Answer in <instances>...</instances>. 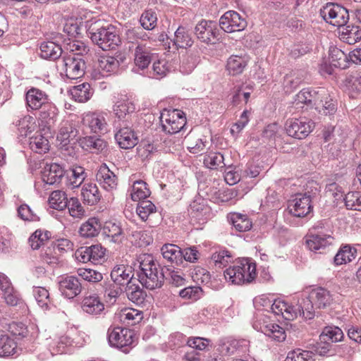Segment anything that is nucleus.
<instances>
[{"mask_svg":"<svg viewBox=\"0 0 361 361\" xmlns=\"http://www.w3.org/2000/svg\"><path fill=\"white\" fill-rule=\"evenodd\" d=\"M136 212L142 221L151 220V217L157 214V207L149 200H143L138 203Z\"/></svg>","mask_w":361,"mask_h":361,"instance_id":"nucleus-47","label":"nucleus"},{"mask_svg":"<svg viewBox=\"0 0 361 361\" xmlns=\"http://www.w3.org/2000/svg\"><path fill=\"white\" fill-rule=\"evenodd\" d=\"M233 257L231 252L220 249L212 253L210 264H213L216 269H222L233 262Z\"/></svg>","mask_w":361,"mask_h":361,"instance_id":"nucleus-34","label":"nucleus"},{"mask_svg":"<svg viewBox=\"0 0 361 361\" xmlns=\"http://www.w3.org/2000/svg\"><path fill=\"white\" fill-rule=\"evenodd\" d=\"M134 104L125 97L119 99L114 105V111L118 118H123L126 114L135 111Z\"/></svg>","mask_w":361,"mask_h":361,"instance_id":"nucleus-52","label":"nucleus"},{"mask_svg":"<svg viewBox=\"0 0 361 361\" xmlns=\"http://www.w3.org/2000/svg\"><path fill=\"white\" fill-rule=\"evenodd\" d=\"M17 344L8 334L0 331V357L13 355L16 350Z\"/></svg>","mask_w":361,"mask_h":361,"instance_id":"nucleus-29","label":"nucleus"},{"mask_svg":"<svg viewBox=\"0 0 361 361\" xmlns=\"http://www.w3.org/2000/svg\"><path fill=\"white\" fill-rule=\"evenodd\" d=\"M81 308L89 314L97 315L104 312V305L96 293H90L83 297Z\"/></svg>","mask_w":361,"mask_h":361,"instance_id":"nucleus-19","label":"nucleus"},{"mask_svg":"<svg viewBox=\"0 0 361 361\" xmlns=\"http://www.w3.org/2000/svg\"><path fill=\"white\" fill-rule=\"evenodd\" d=\"M259 331L277 341H283L286 338L285 331L276 324H263L259 327Z\"/></svg>","mask_w":361,"mask_h":361,"instance_id":"nucleus-41","label":"nucleus"},{"mask_svg":"<svg viewBox=\"0 0 361 361\" xmlns=\"http://www.w3.org/2000/svg\"><path fill=\"white\" fill-rule=\"evenodd\" d=\"M83 202L89 205L96 204L101 198V195L96 184L85 183L81 190Z\"/></svg>","mask_w":361,"mask_h":361,"instance_id":"nucleus-27","label":"nucleus"},{"mask_svg":"<svg viewBox=\"0 0 361 361\" xmlns=\"http://www.w3.org/2000/svg\"><path fill=\"white\" fill-rule=\"evenodd\" d=\"M224 155L218 152H207L203 158L204 165L210 169H217L224 168L226 166L224 163Z\"/></svg>","mask_w":361,"mask_h":361,"instance_id":"nucleus-42","label":"nucleus"},{"mask_svg":"<svg viewBox=\"0 0 361 361\" xmlns=\"http://www.w3.org/2000/svg\"><path fill=\"white\" fill-rule=\"evenodd\" d=\"M224 355H231L235 353H246L249 351V341L245 339L229 340L223 343L219 348Z\"/></svg>","mask_w":361,"mask_h":361,"instance_id":"nucleus-21","label":"nucleus"},{"mask_svg":"<svg viewBox=\"0 0 361 361\" xmlns=\"http://www.w3.org/2000/svg\"><path fill=\"white\" fill-rule=\"evenodd\" d=\"M115 139L119 147L126 149L134 147L138 142L134 130L128 126L121 127L115 133Z\"/></svg>","mask_w":361,"mask_h":361,"instance_id":"nucleus-16","label":"nucleus"},{"mask_svg":"<svg viewBox=\"0 0 361 361\" xmlns=\"http://www.w3.org/2000/svg\"><path fill=\"white\" fill-rule=\"evenodd\" d=\"M174 44L179 48H186L192 45L193 41L190 34L183 27H179L174 34Z\"/></svg>","mask_w":361,"mask_h":361,"instance_id":"nucleus-49","label":"nucleus"},{"mask_svg":"<svg viewBox=\"0 0 361 361\" xmlns=\"http://www.w3.org/2000/svg\"><path fill=\"white\" fill-rule=\"evenodd\" d=\"M77 273L83 280L90 283H97L103 279V275L101 272L92 269L80 268Z\"/></svg>","mask_w":361,"mask_h":361,"instance_id":"nucleus-61","label":"nucleus"},{"mask_svg":"<svg viewBox=\"0 0 361 361\" xmlns=\"http://www.w3.org/2000/svg\"><path fill=\"white\" fill-rule=\"evenodd\" d=\"M157 17L152 10L145 11L141 16L140 22L142 27L147 30L154 29L157 25Z\"/></svg>","mask_w":361,"mask_h":361,"instance_id":"nucleus-64","label":"nucleus"},{"mask_svg":"<svg viewBox=\"0 0 361 361\" xmlns=\"http://www.w3.org/2000/svg\"><path fill=\"white\" fill-rule=\"evenodd\" d=\"M61 67L68 78L75 80L84 75L86 65L82 57L68 55L63 57Z\"/></svg>","mask_w":361,"mask_h":361,"instance_id":"nucleus-8","label":"nucleus"},{"mask_svg":"<svg viewBox=\"0 0 361 361\" xmlns=\"http://www.w3.org/2000/svg\"><path fill=\"white\" fill-rule=\"evenodd\" d=\"M163 257L171 263L178 264L182 262V250L174 244H164L161 248Z\"/></svg>","mask_w":361,"mask_h":361,"instance_id":"nucleus-30","label":"nucleus"},{"mask_svg":"<svg viewBox=\"0 0 361 361\" xmlns=\"http://www.w3.org/2000/svg\"><path fill=\"white\" fill-rule=\"evenodd\" d=\"M300 310L299 316L302 317L305 319H312L315 316L314 303L310 298V295L306 298H303L302 301L298 304Z\"/></svg>","mask_w":361,"mask_h":361,"instance_id":"nucleus-50","label":"nucleus"},{"mask_svg":"<svg viewBox=\"0 0 361 361\" xmlns=\"http://www.w3.org/2000/svg\"><path fill=\"white\" fill-rule=\"evenodd\" d=\"M154 54L150 47L143 42H137L133 51L134 63L136 68L145 70L152 62Z\"/></svg>","mask_w":361,"mask_h":361,"instance_id":"nucleus-13","label":"nucleus"},{"mask_svg":"<svg viewBox=\"0 0 361 361\" xmlns=\"http://www.w3.org/2000/svg\"><path fill=\"white\" fill-rule=\"evenodd\" d=\"M121 319L128 324L133 325L142 319V312L135 309H123L120 313Z\"/></svg>","mask_w":361,"mask_h":361,"instance_id":"nucleus-59","label":"nucleus"},{"mask_svg":"<svg viewBox=\"0 0 361 361\" xmlns=\"http://www.w3.org/2000/svg\"><path fill=\"white\" fill-rule=\"evenodd\" d=\"M315 195L316 192H313L312 190V192L297 194L295 198L289 202V212L296 217H304L307 215L312 209L311 202Z\"/></svg>","mask_w":361,"mask_h":361,"instance_id":"nucleus-6","label":"nucleus"},{"mask_svg":"<svg viewBox=\"0 0 361 361\" xmlns=\"http://www.w3.org/2000/svg\"><path fill=\"white\" fill-rule=\"evenodd\" d=\"M286 361H314V353L298 348L288 353Z\"/></svg>","mask_w":361,"mask_h":361,"instance_id":"nucleus-58","label":"nucleus"},{"mask_svg":"<svg viewBox=\"0 0 361 361\" xmlns=\"http://www.w3.org/2000/svg\"><path fill=\"white\" fill-rule=\"evenodd\" d=\"M72 97L79 102H85L90 99L93 91L87 82L74 86L70 90Z\"/></svg>","mask_w":361,"mask_h":361,"instance_id":"nucleus-37","label":"nucleus"},{"mask_svg":"<svg viewBox=\"0 0 361 361\" xmlns=\"http://www.w3.org/2000/svg\"><path fill=\"white\" fill-rule=\"evenodd\" d=\"M219 25L226 32H234L244 30L247 23L237 12L228 11L220 18Z\"/></svg>","mask_w":361,"mask_h":361,"instance_id":"nucleus-12","label":"nucleus"},{"mask_svg":"<svg viewBox=\"0 0 361 361\" xmlns=\"http://www.w3.org/2000/svg\"><path fill=\"white\" fill-rule=\"evenodd\" d=\"M57 115V108L55 105L49 102L42 108L39 114V120L44 126L49 129L54 125Z\"/></svg>","mask_w":361,"mask_h":361,"instance_id":"nucleus-31","label":"nucleus"},{"mask_svg":"<svg viewBox=\"0 0 361 361\" xmlns=\"http://www.w3.org/2000/svg\"><path fill=\"white\" fill-rule=\"evenodd\" d=\"M78 135V130L70 122L66 121L61 126L57 135V140L62 147L68 145Z\"/></svg>","mask_w":361,"mask_h":361,"instance_id":"nucleus-25","label":"nucleus"},{"mask_svg":"<svg viewBox=\"0 0 361 361\" xmlns=\"http://www.w3.org/2000/svg\"><path fill=\"white\" fill-rule=\"evenodd\" d=\"M340 39L349 44L361 39V29L357 25H344L340 28Z\"/></svg>","mask_w":361,"mask_h":361,"instance_id":"nucleus-28","label":"nucleus"},{"mask_svg":"<svg viewBox=\"0 0 361 361\" xmlns=\"http://www.w3.org/2000/svg\"><path fill=\"white\" fill-rule=\"evenodd\" d=\"M125 59L126 58L121 55L101 56L98 59V69L102 71L103 74L116 73Z\"/></svg>","mask_w":361,"mask_h":361,"instance_id":"nucleus-22","label":"nucleus"},{"mask_svg":"<svg viewBox=\"0 0 361 361\" xmlns=\"http://www.w3.org/2000/svg\"><path fill=\"white\" fill-rule=\"evenodd\" d=\"M97 183L107 191H112L116 188L118 178L106 164H102L96 173Z\"/></svg>","mask_w":361,"mask_h":361,"instance_id":"nucleus-14","label":"nucleus"},{"mask_svg":"<svg viewBox=\"0 0 361 361\" xmlns=\"http://www.w3.org/2000/svg\"><path fill=\"white\" fill-rule=\"evenodd\" d=\"M150 194L149 190L147 188V184L143 180H136L132 185L130 193L131 199L133 201H140L145 199Z\"/></svg>","mask_w":361,"mask_h":361,"instance_id":"nucleus-51","label":"nucleus"},{"mask_svg":"<svg viewBox=\"0 0 361 361\" xmlns=\"http://www.w3.org/2000/svg\"><path fill=\"white\" fill-rule=\"evenodd\" d=\"M49 147L48 140L42 135L30 137V147L35 152L45 153L49 150Z\"/></svg>","mask_w":361,"mask_h":361,"instance_id":"nucleus-56","label":"nucleus"},{"mask_svg":"<svg viewBox=\"0 0 361 361\" xmlns=\"http://www.w3.org/2000/svg\"><path fill=\"white\" fill-rule=\"evenodd\" d=\"M104 233L114 243H119L123 238V232L120 226L114 222H106L103 228Z\"/></svg>","mask_w":361,"mask_h":361,"instance_id":"nucleus-53","label":"nucleus"},{"mask_svg":"<svg viewBox=\"0 0 361 361\" xmlns=\"http://www.w3.org/2000/svg\"><path fill=\"white\" fill-rule=\"evenodd\" d=\"M332 240L331 235L311 233L306 239V245L310 250L317 252L330 245Z\"/></svg>","mask_w":361,"mask_h":361,"instance_id":"nucleus-23","label":"nucleus"},{"mask_svg":"<svg viewBox=\"0 0 361 361\" xmlns=\"http://www.w3.org/2000/svg\"><path fill=\"white\" fill-rule=\"evenodd\" d=\"M102 225L99 219L92 217L83 223L80 228V234L85 238L94 237L99 233Z\"/></svg>","mask_w":361,"mask_h":361,"instance_id":"nucleus-36","label":"nucleus"},{"mask_svg":"<svg viewBox=\"0 0 361 361\" xmlns=\"http://www.w3.org/2000/svg\"><path fill=\"white\" fill-rule=\"evenodd\" d=\"M87 177L83 167L74 166L66 173V185L72 189L80 187Z\"/></svg>","mask_w":361,"mask_h":361,"instance_id":"nucleus-24","label":"nucleus"},{"mask_svg":"<svg viewBox=\"0 0 361 361\" xmlns=\"http://www.w3.org/2000/svg\"><path fill=\"white\" fill-rule=\"evenodd\" d=\"M231 220L235 229L240 232H245L252 227L251 221L247 216L235 213L231 215Z\"/></svg>","mask_w":361,"mask_h":361,"instance_id":"nucleus-57","label":"nucleus"},{"mask_svg":"<svg viewBox=\"0 0 361 361\" xmlns=\"http://www.w3.org/2000/svg\"><path fill=\"white\" fill-rule=\"evenodd\" d=\"M32 294L38 305L44 310L50 309L52 301L49 290L44 287H34Z\"/></svg>","mask_w":361,"mask_h":361,"instance_id":"nucleus-39","label":"nucleus"},{"mask_svg":"<svg viewBox=\"0 0 361 361\" xmlns=\"http://www.w3.org/2000/svg\"><path fill=\"white\" fill-rule=\"evenodd\" d=\"M82 126L85 134H104L107 131V123L104 116L97 113L85 114L82 118Z\"/></svg>","mask_w":361,"mask_h":361,"instance_id":"nucleus-10","label":"nucleus"},{"mask_svg":"<svg viewBox=\"0 0 361 361\" xmlns=\"http://www.w3.org/2000/svg\"><path fill=\"white\" fill-rule=\"evenodd\" d=\"M25 101L27 108L32 110H38L47 104L49 102V99L45 92L36 87H32L25 94Z\"/></svg>","mask_w":361,"mask_h":361,"instance_id":"nucleus-15","label":"nucleus"},{"mask_svg":"<svg viewBox=\"0 0 361 361\" xmlns=\"http://www.w3.org/2000/svg\"><path fill=\"white\" fill-rule=\"evenodd\" d=\"M246 66L247 61L245 58L233 55L228 59L226 68L229 74L235 75L243 73Z\"/></svg>","mask_w":361,"mask_h":361,"instance_id":"nucleus-46","label":"nucleus"},{"mask_svg":"<svg viewBox=\"0 0 361 361\" xmlns=\"http://www.w3.org/2000/svg\"><path fill=\"white\" fill-rule=\"evenodd\" d=\"M125 291L128 298L133 302L137 305L143 303L146 293L137 284H130L128 287H125Z\"/></svg>","mask_w":361,"mask_h":361,"instance_id":"nucleus-48","label":"nucleus"},{"mask_svg":"<svg viewBox=\"0 0 361 361\" xmlns=\"http://www.w3.org/2000/svg\"><path fill=\"white\" fill-rule=\"evenodd\" d=\"M343 200L348 209L361 211V192H349Z\"/></svg>","mask_w":361,"mask_h":361,"instance_id":"nucleus-55","label":"nucleus"},{"mask_svg":"<svg viewBox=\"0 0 361 361\" xmlns=\"http://www.w3.org/2000/svg\"><path fill=\"white\" fill-rule=\"evenodd\" d=\"M320 15L326 23L340 28L345 25L349 20L348 11L343 6L333 3L323 6L320 10Z\"/></svg>","mask_w":361,"mask_h":361,"instance_id":"nucleus-4","label":"nucleus"},{"mask_svg":"<svg viewBox=\"0 0 361 361\" xmlns=\"http://www.w3.org/2000/svg\"><path fill=\"white\" fill-rule=\"evenodd\" d=\"M132 267L124 264H118L114 267L111 272V279L121 286L128 287L133 283Z\"/></svg>","mask_w":361,"mask_h":361,"instance_id":"nucleus-18","label":"nucleus"},{"mask_svg":"<svg viewBox=\"0 0 361 361\" xmlns=\"http://www.w3.org/2000/svg\"><path fill=\"white\" fill-rule=\"evenodd\" d=\"M314 128V123L305 117L288 119L285 125L287 134L297 139L305 138Z\"/></svg>","mask_w":361,"mask_h":361,"instance_id":"nucleus-7","label":"nucleus"},{"mask_svg":"<svg viewBox=\"0 0 361 361\" xmlns=\"http://www.w3.org/2000/svg\"><path fill=\"white\" fill-rule=\"evenodd\" d=\"M50 233L48 231L37 230L30 238L29 244L33 250H37L49 239Z\"/></svg>","mask_w":361,"mask_h":361,"instance_id":"nucleus-63","label":"nucleus"},{"mask_svg":"<svg viewBox=\"0 0 361 361\" xmlns=\"http://www.w3.org/2000/svg\"><path fill=\"white\" fill-rule=\"evenodd\" d=\"M319 101L318 94L315 91H312L308 88L302 89L298 93L295 98L293 104L295 106L306 104L310 106H315Z\"/></svg>","mask_w":361,"mask_h":361,"instance_id":"nucleus-32","label":"nucleus"},{"mask_svg":"<svg viewBox=\"0 0 361 361\" xmlns=\"http://www.w3.org/2000/svg\"><path fill=\"white\" fill-rule=\"evenodd\" d=\"M195 34L198 39L206 44H214L219 35L216 23L205 20L196 25Z\"/></svg>","mask_w":361,"mask_h":361,"instance_id":"nucleus-11","label":"nucleus"},{"mask_svg":"<svg viewBox=\"0 0 361 361\" xmlns=\"http://www.w3.org/2000/svg\"><path fill=\"white\" fill-rule=\"evenodd\" d=\"M137 262L140 283L149 290L160 288L164 284L165 274L154 257L149 254L140 255L137 258Z\"/></svg>","mask_w":361,"mask_h":361,"instance_id":"nucleus-1","label":"nucleus"},{"mask_svg":"<svg viewBox=\"0 0 361 361\" xmlns=\"http://www.w3.org/2000/svg\"><path fill=\"white\" fill-rule=\"evenodd\" d=\"M162 129L169 134L178 133L186 124L184 113L178 109H164L160 116Z\"/></svg>","mask_w":361,"mask_h":361,"instance_id":"nucleus-5","label":"nucleus"},{"mask_svg":"<svg viewBox=\"0 0 361 361\" xmlns=\"http://www.w3.org/2000/svg\"><path fill=\"white\" fill-rule=\"evenodd\" d=\"M59 290L68 298H73L82 291V285L74 276H67L59 282Z\"/></svg>","mask_w":361,"mask_h":361,"instance_id":"nucleus-17","label":"nucleus"},{"mask_svg":"<svg viewBox=\"0 0 361 361\" xmlns=\"http://www.w3.org/2000/svg\"><path fill=\"white\" fill-rule=\"evenodd\" d=\"M64 170L61 165L53 163L49 166L43 175L44 181L49 185H53L59 183L64 175Z\"/></svg>","mask_w":361,"mask_h":361,"instance_id":"nucleus-35","label":"nucleus"},{"mask_svg":"<svg viewBox=\"0 0 361 361\" xmlns=\"http://www.w3.org/2000/svg\"><path fill=\"white\" fill-rule=\"evenodd\" d=\"M199 62V57L193 54H186L183 56L180 71L184 74H190Z\"/></svg>","mask_w":361,"mask_h":361,"instance_id":"nucleus-60","label":"nucleus"},{"mask_svg":"<svg viewBox=\"0 0 361 361\" xmlns=\"http://www.w3.org/2000/svg\"><path fill=\"white\" fill-rule=\"evenodd\" d=\"M256 265L250 259L243 258L224 271L225 279L233 284L252 282L256 277Z\"/></svg>","mask_w":361,"mask_h":361,"instance_id":"nucleus-3","label":"nucleus"},{"mask_svg":"<svg viewBox=\"0 0 361 361\" xmlns=\"http://www.w3.org/2000/svg\"><path fill=\"white\" fill-rule=\"evenodd\" d=\"M186 141L188 143L187 148L189 152L192 154H202V152L207 148V145H209V142L205 137L193 139L190 136L186 138Z\"/></svg>","mask_w":361,"mask_h":361,"instance_id":"nucleus-54","label":"nucleus"},{"mask_svg":"<svg viewBox=\"0 0 361 361\" xmlns=\"http://www.w3.org/2000/svg\"><path fill=\"white\" fill-rule=\"evenodd\" d=\"M329 59L331 66L345 69L348 66V55L337 47H331L329 50Z\"/></svg>","mask_w":361,"mask_h":361,"instance_id":"nucleus-38","label":"nucleus"},{"mask_svg":"<svg viewBox=\"0 0 361 361\" xmlns=\"http://www.w3.org/2000/svg\"><path fill=\"white\" fill-rule=\"evenodd\" d=\"M80 145L85 150L92 152H102L106 147V142L104 140L93 136L80 139Z\"/></svg>","mask_w":361,"mask_h":361,"instance_id":"nucleus-33","label":"nucleus"},{"mask_svg":"<svg viewBox=\"0 0 361 361\" xmlns=\"http://www.w3.org/2000/svg\"><path fill=\"white\" fill-rule=\"evenodd\" d=\"M320 340L324 343H336L343 338L342 330L337 326H326L320 334Z\"/></svg>","mask_w":361,"mask_h":361,"instance_id":"nucleus-45","label":"nucleus"},{"mask_svg":"<svg viewBox=\"0 0 361 361\" xmlns=\"http://www.w3.org/2000/svg\"><path fill=\"white\" fill-rule=\"evenodd\" d=\"M18 130L21 137H27L37 129L35 118L27 115L20 119L17 123Z\"/></svg>","mask_w":361,"mask_h":361,"instance_id":"nucleus-43","label":"nucleus"},{"mask_svg":"<svg viewBox=\"0 0 361 361\" xmlns=\"http://www.w3.org/2000/svg\"><path fill=\"white\" fill-rule=\"evenodd\" d=\"M104 296L106 302L114 303L122 293L123 287L114 281H105L103 285Z\"/></svg>","mask_w":361,"mask_h":361,"instance_id":"nucleus-40","label":"nucleus"},{"mask_svg":"<svg viewBox=\"0 0 361 361\" xmlns=\"http://www.w3.org/2000/svg\"><path fill=\"white\" fill-rule=\"evenodd\" d=\"M88 34L92 41L104 51L114 49L120 43L116 28L112 25L103 26L100 20L90 25Z\"/></svg>","mask_w":361,"mask_h":361,"instance_id":"nucleus-2","label":"nucleus"},{"mask_svg":"<svg viewBox=\"0 0 361 361\" xmlns=\"http://www.w3.org/2000/svg\"><path fill=\"white\" fill-rule=\"evenodd\" d=\"M48 201L51 208L63 210L67 207L68 200L64 191L54 190L50 194Z\"/></svg>","mask_w":361,"mask_h":361,"instance_id":"nucleus-44","label":"nucleus"},{"mask_svg":"<svg viewBox=\"0 0 361 361\" xmlns=\"http://www.w3.org/2000/svg\"><path fill=\"white\" fill-rule=\"evenodd\" d=\"M40 56L44 59L56 60L63 53V49L59 44L52 41L44 42L40 45Z\"/></svg>","mask_w":361,"mask_h":361,"instance_id":"nucleus-26","label":"nucleus"},{"mask_svg":"<svg viewBox=\"0 0 361 361\" xmlns=\"http://www.w3.org/2000/svg\"><path fill=\"white\" fill-rule=\"evenodd\" d=\"M66 207L70 215L74 218L81 219L85 216V211L77 197L70 198Z\"/></svg>","mask_w":361,"mask_h":361,"instance_id":"nucleus-62","label":"nucleus"},{"mask_svg":"<svg viewBox=\"0 0 361 361\" xmlns=\"http://www.w3.org/2000/svg\"><path fill=\"white\" fill-rule=\"evenodd\" d=\"M133 332L126 328L115 327L108 331L109 344L118 348H123L124 353H128V350L126 348L133 344Z\"/></svg>","mask_w":361,"mask_h":361,"instance_id":"nucleus-9","label":"nucleus"},{"mask_svg":"<svg viewBox=\"0 0 361 361\" xmlns=\"http://www.w3.org/2000/svg\"><path fill=\"white\" fill-rule=\"evenodd\" d=\"M310 295L316 309H326L331 305L334 300L331 292L322 287L312 289Z\"/></svg>","mask_w":361,"mask_h":361,"instance_id":"nucleus-20","label":"nucleus"}]
</instances>
